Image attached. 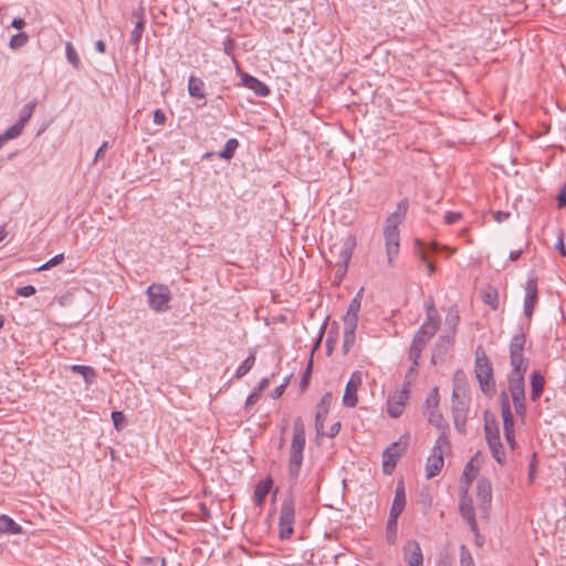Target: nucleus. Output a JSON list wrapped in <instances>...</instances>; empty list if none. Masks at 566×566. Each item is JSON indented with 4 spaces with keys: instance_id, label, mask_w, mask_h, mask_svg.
Returning a JSON list of instances; mask_svg holds the SVG:
<instances>
[{
    "instance_id": "nucleus-1",
    "label": "nucleus",
    "mask_w": 566,
    "mask_h": 566,
    "mask_svg": "<svg viewBox=\"0 0 566 566\" xmlns=\"http://www.w3.org/2000/svg\"><path fill=\"white\" fill-rule=\"evenodd\" d=\"M525 334L516 333L510 343V363L512 371L509 375V390L517 416L524 418L526 415L524 375L528 369V361L523 350Z\"/></svg>"
},
{
    "instance_id": "nucleus-2",
    "label": "nucleus",
    "mask_w": 566,
    "mask_h": 566,
    "mask_svg": "<svg viewBox=\"0 0 566 566\" xmlns=\"http://www.w3.org/2000/svg\"><path fill=\"white\" fill-rule=\"evenodd\" d=\"M305 444V424L303 419L297 417L293 421V433L289 449L287 476L291 489L296 484L301 472Z\"/></svg>"
},
{
    "instance_id": "nucleus-3",
    "label": "nucleus",
    "mask_w": 566,
    "mask_h": 566,
    "mask_svg": "<svg viewBox=\"0 0 566 566\" xmlns=\"http://www.w3.org/2000/svg\"><path fill=\"white\" fill-rule=\"evenodd\" d=\"M451 453V443L446 434V432H441L438 439L434 442V446L431 450L430 455L427 459L426 463V476L427 479H432L438 475L444 465V457Z\"/></svg>"
},
{
    "instance_id": "nucleus-4",
    "label": "nucleus",
    "mask_w": 566,
    "mask_h": 566,
    "mask_svg": "<svg viewBox=\"0 0 566 566\" xmlns=\"http://www.w3.org/2000/svg\"><path fill=\"white\" fill-rule=\"evenodd\" d=\"M356 247V238L352 234L339 239L329 247L328 262L339 268L342 275L347 272L353 251Z\"/></svg>"
},
{
    "instance_id": "nucleus-5",
    "label": "nucleus",
    "mask_w": 566,
    "mask_h": 566,
    "mask_svg": "<svg viewBox=\"0 0 566 566\" xmlns=\"http://www.w3.org/2000/svg\"><path fill=\"white\" fill-rule=\"evenodd\" d=\"M474 373L481 390L488 396L493 395L495 392L493 367L483 352L476 353Z\"/></svg>"
},
{
    "instance_id": "nucleus-6",
    "label": "nucleus",
    "mask_w": 566,
    "mask_h": 566,
    "mask_svg": "<svg viewBox=\"0 0 566 566\" xmlns=\"http://www.w3.org/2000/svg\"><path fill=\"white\" fill-rule=\"evenodd\" d=\"M426 310L427 318L413 338L423 345H426L433 337L440 326V316L431 298L426 302Z\"/></svg>"
},
{
    "instance_id": "nucleus-7",
    "label": "nucleus",
    "mask_w": 566,
    "mask_h": 566,
    "mask_svg": "<svg viewBox=\"0 0 566 566\" xmlns=\"http://www.w3.org/2000/svg\"><path fill=\"white\" fill-rule=\"evenodd\" d=\"M149 307L157 312L163 313L169 308L171 301V293L168 286L164 284H151L146 291Z\"/></svg>"
},
{
    "instance_id": "nucleus-8",
    "label": "nucleus",
    "mask_w": 566,
    "mask_h": 566,
    "mask_svg": "<svg viewBox=\"0 0 566 566\" xmlns=\"http://www.w3.org/2000/svg\"><path fill=\"white\" fill-rule=\"evenodd\" d=\"M295 509L292 499H285L281 505L279 517V536L281 539L291 537L294 531Z\"/></svg>"
},
{
    "instance_id": "nucleus-9",
    "label": "nucleus",
    "mask_w": 566,
    "mask_h": 566,
    "mask_svg": "<svg viewBox=\"0 0 566 566\" xmlns=\"http://www.w3.org/2000/svg\"><path fill=\"white\" fill-rule=\"evenodd\" d=\"M501 413L503 419V430L505 439L512 450L516 448L515 433H514V418L511 411L509 398L505 392L502 394L501 399Z\"/></svg>"
},
{
    "instance_id": "nucleus-10",
    "label": "nucleus",
    "mask_w": 566,
    "mask_h": 566,
    "mask_svg": "<svg viewBox=\"0 0 566 566\" xmlns=\"http://www.w3.org/2000/svg\"><path fill=\"white\" fill-rule=\"evenodd\" d=\"M460 514L462 518L468 523L474 536L479 537V527L475 518V510L473 507L472 500L469 496V492H467V490L461 491Z\"/></svg>"
},
{
    "instance_id": "nucleus-11",
    "label": "nucleus",
    "mask_w": 566,
    "mask_h": 566,
    "mask_svg": "<svg viewBox=\"0 0 566 566\" xmlns=\"http://www.w3.org/2000/svg\"><path fill=\"white\" fill-rule=\"evenodd\" d=\"M363 384V374L359 370L353 371L349 380L346 384L345 392L343 396V405L348 408H354L358 402L357 391Z\"/></svg>"
},
{
    "instance_id": "nucleus-12",
    "label": "nucleus",
    "mask_w": 566,
    "mask_h": 566,
    "mask_svg": "<svg viewBox=\"0 0 566 566\" xmlns=\"http://www.w3.org/2000/svg\"><path fill=\"white\" fill-rule=\"evenodd\" d=\"M409 385H405L403 388L394 395L389 396L387 400V411L392 418H398L402 415L407 401L409 399Z\"/></svg>"
},
{
    "instance_id": "nucleus-13",
    "label": "nucleus",
    "mask_w": 566,
    "mask_h": 566,
    "mask_svg": "<svg viewBox=\"0 0 566 566\" xmlns=\"http://www.w3.org/2000/svg\"><path fill=\"white\" fill-rule=\"evenodd\" d=\"M406 450V444L400 442H392L382 452V472L385 474H391L396 468L397 460L402 455Z\"/></svg>"
},
{
    "instance_id": "nucleus-14",
    "label": "nucleus",
    "mask_w": 566,
    "mask_h": 566,
    "mask_svg": "<svg viewBox=\"0 0 566 566\" xmlns=\"http://www.w3.org/2000/svg\"><path fill=\"white\" fill-rule=\"evenodd\" d=\"M481 464L482 455L478 452L469 460V462L464 467L461 476L462 490H467V492H469L471 483L473 482V480L476 479L479 474Z\"/></svg>"
},
{
    "instance_id": "nucleus-15",
    "label": "nucleus",
    "mask_w": 566,
    "mask_h": 566,
    "mask_svg": "<svg viewBox=\"0 0 566 566\" xmlns=\"http://www.w3.org/2000/svg\"><path fill=\"white\" fill-rule=\"evenodd\" d=\"M402 555L408 566H423V554L417 541H407L402 547Z\"/></svg>"
},
{
    "instance_id": "nucleus-16",
    "label": "nucleus",
    "mask_w": 566,
    "mask_h": 566,
    "mask_svg": "<svg viewBox=\"0 0 566 566\" xmlns=\"http://www.w3.org/2000/svg\"><path fill=\"white\" fill-rule=\"evenodd\" d=\"M538 301L537 280L531 277L525 284V297H524V314L531 319L534 308Z\"/></svg>"
},
{
    "instance_id": "nucleus-17",
    "label": "nucleus",
    "mask_w": 566,
    "mask_h": 566,
    "mask_svg": "<svg viewBox=\"0 0 566 566\" xmlns=\"http://www.w3.org/2000/svg\"><path fill=\"white\" fill-rule=\"evenodd\" d=\"M407 208V201L399 202L396 211L387 217L384 231H398L399 224H401L405 219Z\"/></svg>"
},
{
    "instance_id": "nucleus-18",
    "label": "nucleus",
    "mask_w": 566,
    "mask_h": 566,
    "mask_svg": "<svg viewBox=\"0 0 566 566\" xmlns=\"http://www.w3.org/2000/svg\"><path fill=\"white\" fill-rule=\"evenodd\" d=\"M241 82L247 88L253 91L256 96L265 97L270 94V88L266 84L248 73L241 72Z\"/></svg>"
},
{
    "instance_id": "nucleus-19",
    "label": "nucleus",
    "mask_w": 566,
    "mask_h": 566,
    "mask_svg": "<svg viewBox=\"0 0 566 566\" xmlns=\"http://www.w3.org/2000/svg\"><path fill=\"white\" fill-rule=\"evenodd\" d=\"M476 496L481 502V510L486 511L492 501V486L488 479H480L478 481Z\"/></svg>"
},
{
    "instance_id": "nucleus-20",
    "label": "nucleus",
    "mask_w": 566,
    "mask_h": 566,
    "mask_svg": "<svg viewBox=\"0 0 566 566\" xmlns=\"http://www.w3.org/2000/svg\"><path fill=\"white\" fill-rule=\"evenodd\" d=\"M388 263L392 266L394 258L399 253V231H384Z\"/></svg>"
},
{
    "instance_id": "nucleus-21",
    "label": "nucleus",
    "mask_w": 566,
    "mask_h": 566,
    "mask_svg": "<svg viewBox=\"0 0 566 566\" xmlns=\"http://www.w3.org/2000/svg\"><path fill=\"white\" fill-rule=\"evenodd\" d=\"M406 506V494L402 484H398L395 491V497L390 509L389 517L398 518Z\"/></svg>"
},
{
    "instance_id": "nucleus-22",
    "label": "nucleus",
    "mask_w": 566,
    "mask_h": 566,
    "mask_svg": "<svg viewBox=\"0 0 566 566\" xmlns=\"http://www.w3.org/2000/svg\"><path fill=\"white\" fill-rule=\"evenodd\" d=\"M272 485L273 481L271 478H266L256 484L253 495L255 505L261 506L264 503Z\"/></svg>"
},
{
    "instance_id": "nucleus-23",
    "label": "nucleus",
    "mask_w": 566,
    "mask_h": 566,
    "mask_svg": "<svg viewBox=\"0 0 566 566\" xmlns=\"http://www.w3.org/2000/svg\"><path fill=\"white\" fill-rule=\"evenodd\" d=\"M206 84L205 82L195 75H190L188 80V93L191 97L198 99H206Z\"/></svg>"
},
{
    "instance_id": "nucleus-24",
    "label": "nucleus",
    "mask_w": 566,
    "mask_h": 566,
    "mask_svg": "<svg viewBox=\"0 0 566 566\" xmlns=\"http://www.w3.org/2000/svg\"><path fill=\"white\" fill-rule=\"evenodd\" d=\"M356 328H357V324H344L343 345H342V349H343L344 354H348L356 342V334H355Z\"/></svg>"
},
{
    "instance_id": "nucleus-25",
    "label": "nucleus",
    "mask_w": 566,
    "mask_h": 566,
    "mask_svg": "<svg viewBox=\"0 0 566 566\" xmlns=\"http://www.w3.org/2000/svg\"><path fill=\"white\" fill-rule=\"evenodd\" d=\"M545 379L539 371H533L531 375V399L536 401L544 389Z\"/></svg>"
},
{
    "instance_id": "nucleus-26",
    "label": "nucleus",
    "mask_w": 566,
    "mask_h": 566,
    "mask_svg": "<svg viewBox=\"0 0 566 566\" xmlns=\"http://www.w3.org/2000/svg\"><path fill=\"white\" fill-rule=\"evenodd\" d=\"M360 310V296L359 294L355 296L348 307L346 315L344 316V324H358V313Z\"/></svg>"
},
{
    "instance_id": "nucleus-27",
    "label": "nucleus",
    "mask_w": 566,
    "mask_h": 566,
    "mask_svg": "<svg viewBox=\"0 0 566 566\" xmlns=\"http://www.w3.org/2000/svg\"><path fill=\"white\" fill-rule=\"evenodd\" d=\"M0 533L21 534L22 527L8 515L0 516Z\"/></svg>"
},
{
    "instance_id": "nucleus-28",
    "label": "nucleus",
    "mask_w": 566,
    "mask_h": 566,
    "mask_svg": "<svg viewBox=\"0 0 566 566\" xmlns=\"http://www.w3.org/2000/svg\"><path fill=\"white\" fill-rule=\"evenodd\" d=\"M70 369L73 373L81 375L84 378L85 382L88 385L93 384L96 379V371L91 366L72 365L70 366Z\"/></svg>"
},
{
    "instance_id": "nucleus-29",
    "label": "nucleus",
    "mask_w": 566,
    "mask_h": 566,
    "mask_svg": "<svg viewBox=\"0 0 566 566\" xmlns=\"http://www.w3.org/2000/svg\"><path fill=\"white\" fill-rule=\"evenodd\" d=\"M133 14H134V17L137 18V23H136L134 30L132 31L130 43L137 44L140 41L143 32H144L145 19H144L143 11H134Z\"/></svg>"
},
{
    "instance_id": "nucleus-30",
    "label": "nucleus",
    "mask_w": 566,
    "mask_h": 566,
    "mask_svg": "<svg viewBox=\"0 0 566 566\" xmlns=\"http://www.w3.org/2000/svg\"><path fill=\"white\" fill-rule=\"evenodd\" d=\"M482 301L489 305L492 310H497L499 307V293L494 287H486L482 291L481 294Z\"/></svg>"
},
{
    "instance_id": "nucleus-31",
    "label": "nucleus",
    "mask_w": 566,
    "mask_h": 566,
    "mask_svg": "<svg viewBox=\"0 0 566 566\" xmlns=\"http://www.w3.org/2000/svg\"><path fill=\"white\" fill-rule=\"evenodd\" d=\"M484 432L488 443L501 439L499 426L495 420H485Z\"/></svg>"
},
{
    "instance_id": "nucleus-32",
    "label": "nucleus",
    "mask_w": 566,
    "mask_h": 566,
    "mask_svg": "<svg viewBox=\"0 0 566 566\" xmlns=\"http://www.w3.org/2000/svg\"><path fill=\"white\" fill-rule=\"evenodd\" d=\"M24 127L18 122L8 128L3 134L0 135V147L8 140L19 137Z\"/></svg>"
},
{
    "instance_id": "nucleus-33",
    "label": "nucleus",
    "mask_w": 566,
    "mask_h": 566,
    "mask_svg": "<svg viewBox=\"0 0 566 566\" xmlns=\"http://www.w3.org/2000/svg\"><path fill=\"white\" fill-rule=\"evenodd\" d=\"M488 446H489L495 461L499 464H504L505 463V452H504L501 439L497 441L489 442Z\"/></svg>"
},
{
    "instance_id": "nucleus-34",
    "label": "nucleus",
    "mask_w": 566,
    "mask_h": 566,
    "mask_svg": "<svg viewBox=\"0 0 566 566\" xmlns=\"http://www.w3.org/2000/svg\"><path fill=\"white\" fill-rule=\"evenodd\" d=\"M255 364V355L250 354L242 364L238 367L235 371V378L240 379L243 376H245L254 366Z\"/></svg>"
},
{
    "instance_id": "nucleus-35",
    "label": "nucleus",
    "mask_w": 566,
    "mask_h": 566,
    "mask_svg": "<svg viewBox=\"0 0 566 566\" xmlns=\"http://www.w3.org/2000/svg\"><path fill=\"white\" fill-rule=\"evenodd\" d=\"M453 420L455 429L464 433L465 432V423H467V413L463 409L454 408L453 409Z\"/></svg>"
},
{
    "instance_id": "nucleus-36",
    "label": "nucleus",
    "mask_w": 566,
    "mask_h": 566,
    "mask_svg": "<svg viewBox=\"0 0 566 566\" xmlns=\"http://www.w3.org/2000/svg\"><path fill=\"white\" fill-rule=\"evenodd\" d=\"M29 42V35L25 32H20L11 36L9 48L17 51L23 48Z\"/></svg>"
},
{
    "instance_id": "nucleus-37",
    "label": "nucleus",
    "mask_w": 566,
    "mask_h": 566,
    "mask_svg": "<svg viewBox=\"0 0 566 566\" xmlns=\"http://www.w3.org/2000/svg\"><path fill=\"white\" fill-rule=\"evenodd\" d=\"M239 146V142L235 138H230L226 145L224 148L220 151L219 156L223 159H231L234 156V153Z\"/></svg>"
},
{
    "instance_id": "nucleus-38",
    "label": "nucleus",
    "mask_w": 566,
    "mask_h": 566,
    "mask_svg": "<svg viewBox=\"0 0 566 566\" xmlns=\"http://www.w3.org/2000/svg\"><path fill=\"white\" fill-rule=\"evenodd\" d=\"M65 54L69 63L76 70L81 66V60L71 42L65 44Z\"/></svg>"
},
{
    "instance_id": "nucleus-39",
    "label": "nucleus",
    "mask_w": 566,
    "mask_h": 566,
    "mask_svg": "<svg viewBox=\"0 0 566 566\" xmlns=\"http://www.w3.org/2000/svg\"><path fill=\"white\" fill-rule=\"evenodd\" d=\"M35 106H36V102H30L23 106L20 117H19V120H18V123H20L23 127H25L27 123L32 117Z\"/></svg>"
},
{
    "instance_id": "nucleus-40",
    "label": "nucleus",
    "mask_w": 566,
    "mask_h": 566,
    "mask_svg": "<svg viewBox=\"0 0 566 566\" xmlns=\"http://www.w3.org/2000/svg\"><path fill=\"white\" fill-rule=\"evenodd\" d=\"M428 421L437 427L438 429H441L442 432H444V429L447 428V423L443 419V416L438 412L437 410L428 411Z\"/></svg>"
},
{
    "instance_id": "nucleus-41",
    "label": "nucleus",
    "mask_w": 566,
    "mask_h": 566,
    "mask_svg": "<svg viewBox=\"0 0 566 566\" xmlns=\"http://www.w3.org/2000/svg\"><path fill=\"white\" fill-rule=\"evenodd\" d=\"M327 415H328V412H323L321 409L316 410V415H315V429H316L317 436H324L325 434L324 421H325Z\"/></svg>"
},
{
    "instance_id": "nucleus-42",
    "label": "nucleus",
    "mask_w": 566,
    "mask_h": 566,
    "mask_svg": "<svg viewBox=\"0 0 566 566\" xmlns=\"http://www.w3.org/2000/svg\"><path fill=\"white\" fill-rule=\"evenodd\" d=\"M426 345L422 343H418L416 339L412 340V344L409 349V356L413 360L415 365H418V359L420 358L421 352Z\"/></svg>"
},
{
    "instance_id": "nucleus-43",
    "label": "nucleus",
    "mask_w": 566,
    "mask_h": 566,
    "mask_svg": "<svg viewBox=\"0 0 566 566\" xmlns=\"http://www.w3.org/2000/svg\"><path fill=\"white\" fill-rule=\"evenodd\" d=\"M460 566H475L471 553L464 545L460 547Z\"/></svg>"
},
{
    "instance_id": "nucleus-44",
    "label": "nucleus",
    "mask_w": 566,
    "mask_h": 566,
    "mask_svg": "<svg viewBox=\"0 0 566 566\" xmlns=\"http://www.w3.org/2000/svg\"><path fill=\"white\" fill-rule=\"evenodd\" d=\"M63 261H64V254L63 253L56 254L52 259H50L48 262H45L44 264H42L41 266L36 268L35 271L40 272V271L49 270V269H51L53 266L59 265Z\"/></svg>"
},
{
    "instance_id": "nucleus-45",
    "label": "nucleus",
    "mask_w": 566,
    "mask_h": 566,
    "mask_svg": "<svg viewBox=\"0 0 566 566\" xmlns=\"http://www.w3.org/2000/svg\"><path fill=\"white\" fill-rule=\"evenodd\" d=\"M439 406V394H438V389L434 388L430 395L427 397V400H426V408L428 411H431V410H437Z\"/></svg>"
},
{
    "instance_id": "nucleus-46",
    "label": "nucleus",
    "mask_w": 566,
    "mask_h": 566,
    "mask_svg": "<svg viewBox=\"0 0 566 566\" xmlns=\"http://www.w3.org/2000/svg\"><path fill=\"white\" fill-rule=\"evenodd\" d=\"M397 534V518L389 517L387 522V538L394 543Z\"/></svg>"
},
{
    "instance_id": "nucleus-47",
    "label": "nucleus",
    "mask_w": 566,
    "mask_h": 566,
    "mask_svg": "<svg viewBox=\"0 0 566 566\" xmlns=\"http://www.w3.org/2000/svg\"><path fill=\"white\" fill-rule=\"evenodd\" d=\"M332 402V394L326 392L317 405V409H321L323 412H328L329 406Z\"/></svg>"
},
{
    "instance_id": "nucleus-48",
    "label": "nucleus",
    "mask_w": 566,
    "mask_h": 566,
    "mask_svg": "<svg viewBox=\"0 0 566 566\" xmlns=\"http://www.w3.org/2000/svg\"><path fill=\"white\" fill-rule=\"evenodd\" d=\"M35 287L33 285H25V286H22V287H18L15 290V293L17 295L19 296H23V297H29L33 294H35Z\"/></svg>"
},
{
    "instance_id": "nucleus-49",
    "label": "nucleus",
    "mask_w": 566,
    "mask_h": 566,
    "mask_svg": "<svg viewBox=\"0 0 566 566\" xmlns=\"http://www.w3.org/2000/svg\"><path fill=\"white\" fill-rule=\"evenodd\" d=\"M420 259L426 264L428 275H432L436 272V268L424 251H420Z\"/></svg>"
},
{
    "instance_id": "nucleus-50",
    "label": "nucleus",
    "mask_w": 566,
    "mask_h": 566,
    "mask_svg": "<svg viewBox=\"0 0 566 566\" xmlns=\"http://www.w3.org/2000/svg\"><path fill=\"white\" fill-rule=\"evenodd\" d=\"M112 420H113L114 427L117 430H119L122 428L123 422L125 421V416L122 411H113Z\"/></svg>"
},
{
    "instance_id": "nucleus-51",
    "label": "nucleus",
    "mask_w": 566,
    "mask_h": 566,
    "mask_svg": "<svg viewBox=\"0 0 566 566\" xmlns=\"http://www.w3.org/2000/svg\"><path fill=\"white\" fill-rule=\"evenodd\" d=\"M260 399V394L259 391H253L251 392L247 400H245V409L249 410V408H251L252 406H254Z\"/></svg>"
},
{
    "instance_id": "nucleus-52",
    "label": "nucleus",
    "mask_w": 566,
    "mask_h": 566,
    "mask_svg": "<svg viewBox=\"0 0 566 566\" xmlns=\"http://www.w3.org/2000/svg\"><path fill=\"white\" fill-rule=\"evenodd\" d=\"M461 218H462L461 213L449 211L444 216V221L448 224H452V223H455L457 221H459Z\"/></svg>"
},
{
    "instance_id": "nucleus-53",
    "label": "nucleus",
    "mask_w": 566,
    "mask_h": 566,
    "mask_svg": "<svg viewBox=\"0 0 566 566\" xmlns=\"http://www.w3.org/2000/svg\"><path fill=\"white\" fill-rule=\"evenodd\" d=\"M166 122V115L161 109H156L154 112V123L156 125H164Z\"/></svg>"
},
{
    "instance_id": "nucleus-54",
    "label": "nucleus",
    "mask_w": 566,
    "mask_h": 566,
    "mask_svg": "<svg viewBox=\"0 0 566 566\" xmlns=\"http://www.w3.org/2000/svg\"><path fill=\"white\" fill-rule=\"evenodd\" d=\"M339 430H340V422H335L331 426L329 430L327 432H325L324 436L334 438L335 436L338 434Z\"/></svg>"
},
{
    "instance_id": "nucleus-55",
    "label": "nucleus",
    "mask_w": 566,
    "mask_h": 566,
    "mask_svg": "<svg viewBox=\"0 0 566 566\" xmlns=\"http://www.w3.org/2000/svg\"><path fill=\"white\" fill-rule=\"evenodd\" d=\"M108 148V142H104L101 147L97 149L96 154H95V157H94V163L98 161L101 158H103L106 149Z\"/></svg>"
},
{
    "instance_id": "nucleus-56",
    "label": "nucleus",
    "mask_w": 566,
    "mask_h": 566,
    "mask_svg": "<svg viewBox=\"0 0 566 566\" xmlns=\"http://www.w3.org/2000/svg\"><path fill=\"white\" fill-rule=\"evenodd\" d=\"M557 200L559 207L566 206V184L560 189V192L557 196Z\"/></svg>"
},
{
    "instance_id": "nucleus-57",
    "label": "nucleus",
    "mask_w": 566,
    "mask_h": 566,
    "mask_svg": "<svg viewBox=\"0 0 566 566\" xmlns=\"http://www.w3.org/2000/svg\"><path fill=\"white\" fill-rule=\"evenodd\" d=\"M12 28L21 30L25 27V21L22 18H14L11 22Z\"/></svg>"
},
{
    "instance_id": "nucleus-58",
    "label": "nucleus",
    "mask_w": 566,
    "mask_h": 566,
    "mask_svg": "<svg viewBox=\"0 0 566 566\" xmlns=\"http://www.w3.org/2000/svg\"><path fill=\"white\" fill-rule=\"evenodd\" d=\"M431 249L433 252H439L440 250H448L449 254H453L457 250L455 249H449L447 247H440L437 242H433L431 244Z\"/></svg>"
},
{
    "instance_id": "nucleus-59",
    "label": "nucleus",
    "mask_w": 566,
    "mask_h": 566,
    "mask_svg": "<svg viewBox=\"0 0 566 566\" xmlns=\"http://www.w3.org/2000/svg\"><path fill=\"white\" fill-rule=\"evenodd\" d=\"M536 454H533V461L530 465V472H528V479L532 481L534 479L535 472H536V463H535Z\"/></svg>"
},
{
    "instance_id": "nucleus-60",
    "label": "nucleus",
    "mask_w": 566,
    "mask_h": 566,
    "mask_svg": "<svg viewBox=\"0 0 566 566\" xmlns=\"http://www.w3.org/2000/svg\"><path fill=\"white\" fill-rule=\"evenodd\" d=\"M95 49H96V50H97V52H98V53H101V54L105 53V51H106V45H105L104 41H102V40L96 41V43H95Z\"/></svg>"
},
{
    "instance_id": "nucleus-61",
    "label": "nucleus",
    "mask_w": 566,
    "mask_h": 566,
    "mask_svg": "<svg viewBox=\"0 0 566 566\" xmlns=\"http://www.w3.org/2000/svg\"><path fill=\"white\" fill-rule=\"evenodd\" d=\"M557 249H558L559 253H560L563 256H566V249H565V245H564V242H563V238H562V237H560V238H559V240H558Z\"/></svg>"
},
{
    "instance_id": "nucleus-62",
    "label": "nucleus",
    "mask_w": 566,
    "mask_h": 566,
    "mask_svg": "<svg viewBox=\"0 0 566 566\" xmlns=\"http://www.w3.org/2000/svg\"><path fill=\"white\" fill-rule=\"evenodd\" d=\"M509 216H510V213H507V212L497 211L495 213V220L499 221V222H502Z\"/></svg>"
},
{
    "instance_id": "nucleus-63",
    "label": "nucleus",
    "mask_w": 566,
    "mask_h": 566,
    "mask_svg": "<svg viewBox=\"0 0 566 566\" xmlns=\"http://www.w3.org/2000/svg\"><path fill=\"white\" fill-rule=\"evenodd\" d=\"M269 385V380L268 379H263L259 387L254 390V391H259V394L261 395V391H263Z\"/></svg>"
},
{
    "instance_id": "nucleus-64",
    "label": "nucleus",
    "mask_w": 566,
    "mask_h": 566,
    "mask_svg": "<svg viewBox=\"0 0 566 566\" xmlns=\"http://www.w3.org/2000/svg\"><path fill=\"white\" fill-rule=\"evenodd\" d=\"M521 254H522V250L512 251L510 253V259L512 261H516L521 256Z\"/></svg>"
}]
</instances>
